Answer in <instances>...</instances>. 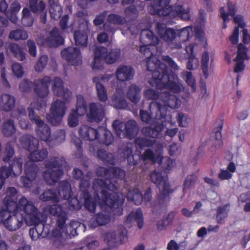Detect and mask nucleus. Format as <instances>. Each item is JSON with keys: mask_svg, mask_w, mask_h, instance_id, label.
I'll use <instances>...</instances> for the list:
<instances>
[{"mask_svg": "<svg viewBox=\"0 0 250 250\" xmlns=\"http://www.w3.org/2000/svg\"><path fill=\"white\" fill-rule=\"evenodd\" d=\"M99 177H103L105 180L100 179H94L93 188L95 191V199L97 198L101 206H107L110 208H121L125 199L122 195L117 193H109L105 189L114 191L117 189V179H123L125 175L124 170L116 167L107 168L100 167L96 170Z\"/></svg>", "mask_w": 250, "mask_h": 250, "instance_id": "nucleus-1", "label": "nucleus"}, {"mask_svg": "<svg viewBox=\"0 0 250 250\" xmlns=\"http://www.w3.org/2000/svg\"><path fill=\"white\" fill-rule=\"evenodd\" d=\"M149 44L141 46L140 52L146 57V69L152 72V78L149 83L158 89L168 88L173 92H179L181 86L177 75L170 71L167 65L153 55Z\"/></svg>", "mask_w": 250, "mask_h": 250, "instance_id": "nucleus-2", "label": "nucleus"}, {"mask_svg": "<svg viewBox=\"0 0 250 250\" xmlns=\"http://www.w3.org/2000/svg\"><path fill=\"white\" fill-rule=\"evenodd\" d=\"M169 2L170 0H154L153 5L150 9L151 14L160 16L179 17L184 21L190 20L191 15L188 8L186 9L180 5L167 7Z\"/></svg>", "mask_w": 250, "mask_h": 250, "instance_id": "nucleus-3", "label": "nucleus"}, {"mask_svg": "<svg viewBox=\"0 0 250 250\" xmlns=\"http://www.w3.org/2000/svg\"><path fill=\"white\" fill-rule=\"evenodd\" d=\"M65 163L62 156L50 157L45 161L46 170L43 171L42 177L47 184L54 185L60 180L63 174L62 167Z\"/></svg>", "mask_w": 250, "mask_h": 250, "instance_id": "nucleus-4", "label": "nucleus"}, {"mask_svg": "<svg viewBox=\"0 0 250 250\" xmlns=\"http://www.w3.org/2000/svg\"><path fill=\"white\" fill-rule=\"evenodd\" d=\"M74 178L76 179H81L79 185L80 189L78 195L81 200H83L84 207L90 212L95 211L96 204L89 192V182L87 180L82 178L83 173L82 170L78 168H75L73 171Z\"/></svg>", "mask_w": 250, "mask_h": 250, "instance_id": "nucleus-5", "label": "nucleus"}, {"mask_svg": "<svg viewBox=\"0 0 250 250\" xmlns=\"http://www.w3.org/2000/svg\"><path fill=\"white\" fill-rule=\"evenodd\" d=\"M151 181L154 183L159 189V194L158 195V202L162 207L167 206L166 199L168 197L169 194L172 193L174 190L171 188L170 185L168 182V177L165 173L154 170L150 174Z\"/></svg>", "mask_w": 250, "mask_h": 250, "instance_id": "nucleus-6", "label": "nucleus"}, {"mask_svg": "<svg viewBox=\"0 0 250 250\" xmlns=\"http://www.w3.org/2000/svg\"><path fill=\"white\" fill-rule=\"evenodd\" d=\"M51 82L49 77L45 76L42 79L35 80L33 83L24 79L19 84V88L22 92H29L34 85L35 94L40 98H44L49 93L48 87Z\"/></svg>", "mask_w": 250, "mask_h": 250, "instance_id": "nucleus-7", "label": "nucleus"}, {"mask_svg": "<svg viewBox=\"0 0 250 250\" xmlns=\"http://www.w3.org/2000/svg\"><path fill=\"white\" fill-rule=\"evenodd\" d=\"M112 125L117 135L120 138H126L131 140L138 133L139 127L134 120H129L125 124L119 120H114Z\"/></svg>", "mask_w": 250, "mask_h": 250, "instance_id": "nucleus-8", "label": "nucleus"}, {"mask_svg": "<svg viewBox=\"0 0 250 250\" xmlns=\"http://www.w3.org/2000/svg\"><path fill=\"white\" fill-rule=\"evenodd\" d=\"M78 223L75 221L71 222L68 225L64 226V228L66 229V235L63 236L61 229H56L52 232V244L59 249H61L65 246L67 244L66 237L74 236L76 233V229L77 228Z\"/></svg>", "mask_w": 250, "mask_h": 250, "instance_id": "nucleus-9", "label": "nucleus"}, {"mask_svg": "<svg viewBox=\"0 0 250 250\" xmlns=\"http://www.w3.org/2000/svg\"><path fill=\"white\" fill-rule=\"evenodd\" d=\"M149 110H141L140 115L142 121L146 123H149L152 118L161 120L165 117L167 110L157 101H152L149 105Z\"/></svg>", "mask_w": 250, "mask_h": 250, "instance_id": "nucleus-10", "label": "nucleus"}, {"mask_svg": "<svg viewBox=\"0 0 250 250\" xmlns=\"http://www.w3.org/2000/svg\"><path fill=\"white\" fill-rule=\"evenodd\" d=\"M58 194L62 199L67 200L70 209H80L82 206V201L77 198H72V192L70 184L67 181H62L59 183Z\"/></svg>", "mask_w": 250, "mask_h": 250, "instance_id": "nucleus-11", "label": "nucleus"}, {"mask_svg": "<svg viewBox=\"0 0 250 250\" xmlns=\"http://www.w3.org/2000/svg\"><path fill=\"white\" fill-rule=\"evenodd\" d=\"M66 110L65 102L57 100L52 103L50 112L46 116L47 121L53 125H58L65 115Z\"/></svg>", "mask_w": 250, "mask_h": 250, "instance_id": "nucleus-12", "label": "nucleus"}, {"mask_svg": "<svg viewBox=\"0 0 250 250\" xmlns=\"http://www.w3.org/2000/svg\"><path fill=\"white\" fill-rule=\"evenodd\" d=\"M29 9L43 24L46 22L47 8L43 0H28Z\"/></svg>", "mask_w": 250, "mask_h": 250, "instance_id": "nucleus-13", "label": "nucleus"}, {"mask_svg": "<svg viewBox=\"0 0 250 250\" xmlns=\"http://www.w3.org/2000/svg\"><path fill=\"white\" fill-rule=\"evenodd\" d=\"M61 56L69 64L78 65L82 62L80 50L77 47H69L61 51Z\"/></svg>", "mask_w": 250, "mask_h": 250, "instance_id": "nucleus-14", "label": "nucleus"}, {"mask_svg": "<svg viewBox=\"0 0 250 250\" xmlns=\"http://www.w3.org/2000/svg\"><path fill=\"white\" fill-rule=\"evenodd\" d=\"M155 30L160 38L167 42L171 44L176 38V31L170 28H167L165 23L158 22L155 25Z\"/></svg>", "mask_w": 250, "mask_h": 250, "instance_id": "nucleus-15", "label": "nucleus"}, {"mask_svg": "<svg viewBox=\"0 0 250 250\" xmlns=\"http://www.w3.org/2000/svg\"><path fill=\"white\" fill-rule=\"evenodd\" d=\"M127 230L123 226L118 227L116 231L108 232L106 235L109 246H115L118 244H123L126 235Z\"/></svg>", "mask_w": 250, "mask_h": 250, "instance_id": "nucleus-16", "label": "nucleus"}, {"mask_svg": "<svg viewBox=\"0 0 250 250\" xmlns=\"http://www.w3.org/2000/svg\"><path fill=\"white\" fill-rule=\"evenodd\" d=\"M104 105L99 103H92L89 104V113L88 115L91 122H101L104 117Z\"/></svg>", "mask_w": 250, "mask_h": 250, "instance_id": "nucleus-17", "label": "nucleus"}, {"mask_svg": "<svg viewBox=\"0 0 250 250\" xmlns=\"http://www.w3.org/2000/svg\"><path fill=\"white\" fill-rule=\"evenodd\" d=\"M48 211L51 215L56 217L57 227L60 229H63L64 226H66L67 215L62 208L58 205H52L49 207Z\"/></svg>", "mask_w": 250, "mask_h": 250, "instance_id": "nucleus-18", "label": "nucleus"}, {"mask_svg": "<svg viewBox=\"0 0 250 250\" xmlns=\"http://www.w3.org/2000/svg\"><path fill=\"white\" fill-rule=\"evenodd\" d=\"M23 218L24 216L22 213L15 212L4 222V226L10 231L16 230L23 225Z\"/></svg>", "mask_w": 250, "mask_h": 250, "instance_id": "nucleus-19", "label": "nucleus"}, {"mask_svg": "<svg viewBox=\"0 0 250 250\" xmlns=\"http://www.w3.org/2000/svg\"><path fill=\"white\" fill-rule=\"evenodd\" d=\"M161 100L163 104L160 103L163 106L169 107L171 108H178L181 105V101L177 97L173 94H171L167 92H162L161 95Z\"/></svg>", "mask_w": 250, "mask_h": 250, "instance_id": "nucleus-20", "label": "nucleus"}, {"mask_svg": "<svg viewBox=\"0 0 250 250\" xmlns=\"http://www.w3.org/2000/svg\"><path fill=\"white\" fill-rule=\"evenodd\" d=\"M105 80L106 77L104 76L100 77H94L92 80L93 83L96 84L98 98L101 102H105L108 98L107 90L103 83Z\"/></svg>", "mask_w": 250, "mask_h": 250, "instance_id": "nucleus-21", "label": "nucleus"}, {"mask_svg": "<svg viewBox=\"0 0 250 250\" xmlns=\"http://www.w3.org/2000/svg\"><path fill=\"white\" fill-rule=\"evenodd\" d=\"M134 74V70L132 66L124 65H120L116 72L117 79L122 82L131 80Z\"/></svg>", "mask_w": 250, "mask_h": 250, "instance_id": "nucleus-22", "label": "nucleus"}, {"mask_svg": "<svg viewBox=\"0 0 250 250\" xmlns=\"http://www.w3.org/2000/svg\"><path fill=\"white\" fill-rule=\"evenodd\" d=\"M163 129L164 125L162 124L156 123L149 126L143 127L142 132L145 136L156 138L161 136Z\"/></svg>", "mask_w": 250, "mask_h": 250, "instance_id": "nucleus-23", "label": "nucleus"}, {"mask_svg": "<svg viewBox=\"0 0 250 250\" xmlns=\"http://www.w3.org/2000/svg\"><path fill=\"white\" fill-rule=\"evenodd\" d=\"M190 32H192V27L189 26L177 30L176 31V38L179 39L178 42L172 43L171 48L173 49L181 48V42H185L189 40Z\"/></svg>", "mask_w": 250, "mask_h": 250, "instance_id": "nucleus-24", "label": "nucleus"}, {"mask_svg": "<svg viewBox=\"0 0 250 250\" xmlns=\"http://www.w3.org/2000/svg\"><path fill=\"white\" fill-rule=\"evenodd\" d=\"M21 142L23 147L31 153L38 148V140L30 135H23L21 138Z\"/></svg>", "mask_w": 250, "mask_h": 250, "instance_id": "nucleus-25", "label": "nucleus"}, {"mask_svg": "<svg viewBox=\"0 0 250 250\" xmlns=\"http://www.w3.org/2000/svg\"><path fill=\"white\" fill-rule=\"evenodd\" d=\"M47 45L51 47H57L62 44L63 39L59 33L58 30L53 28L50 32V35L46 39Z\"/></svg>", "mask_w": 250, "mask_h": 250, "instance_id": "nucleus-26", "label": "nucleus"}, {"mask_svg": "<svg viewBox=\"0 0 250 250\" xmlns=\"http://www.w3.org/2000/svg\"><path fill=\"white\" fill-rule=\"evenodd\" d=\"M140 38L142 42L153 46H155L160 42L159 38L149 29L143 30Z\"/></svg>", "mask_w": 250, "mask_h": 250, "instance_id": "nucleus-27", "label": "nucleus"}, {"mask_svg": "<svg viewBox=\"0 0 250 250\" xmlns=\"http://www.w3.org/2000/svg\"><path fill=\"white\" fill-rule=\"evenodd\" d=\"M46 219L47 216L44 213L38 211L36 213L25 215L24 216L23 221H24L28 226H34L38 223L46 222Z\"/></svg>", "mask_w": 250, "mask_h": 250, "instance_id": "nucleus-28", "label": "nucleus"}, {"mask_svg": "<svg viewBox=\"0 0 250 250\" xmlns=\"http://www.w3.org/2000/svg\"><path fill=\"white\" fill-rule=\"evenodd\" d=\"M16 208L20 210H23L25 215L34 213L39 211L38 208L35 206L33 203L28 201L27 199L22 197L18 202Z\"/></svg>", "mask_w": 250, "mask_h": 250, "instance_id": "nucleus-29", "label": "nucleus"}, {"mask_svg": "<svg viewBox=\"0 0 250 250\" xmlns=\"http://www.w3.org/2000/svg\"><path fill=\"white\" fill-rule=\"evenodd\" d=\"M99 133L100 131L98 132L96 129L87 125H83L79 129V133L81 137L90 141L98 139Z\"/></svg>", "mask_w": 250, "mask_h": 250, "instance_id": "nucleus-30", "label": "nucleus"}, {"mask_svg": "<svg viewBox=\"0 0 250 250\" xmlns=\"http://www.w3.org/2000/svg\"><path fill=\"white\" fill-rule=\"evenodd\" d=\"M35 131L38 137L42 141H47L51 135V130L49 125L44 122L36 125Z\"/></svg>", "mask_w": 250, "mask_h": 250, "instance_id": "nucleus-31", "label": "nucleus"}, {"mask_svg": "<svg viewBox=\"0 0 250 250\" xmlns=\"http://www.w3.org/2000/svg\"><path fill=\"white\" fill-rule=\"evenodd\" d=\"M110 220L108 215L103 213H98L92 218L89 222V226L92 229H95L98 226H104L108 223Z\"/></svg>", "mask_w": 250, "mask_h": 250, "instance_id": "nucleus-32", "label": "nucleus"}, {"mask_svg": "<svg viewBox=\"0 0 250 250\" xmlns=\"http://www.w3.org/2000/svg\"><path fill=\"white\" fill-rule=\"evenodd\" d=\"M123 157L127 160L129 165L136 166L140 161L139 155L132 154L131 145H128L124 147L123 149Z\"/></svg>", "mask_w": 250, "mask_h": 250, "instance_id": "nucleus-33", "label": "nucleus"}, {"mask_svg": "<svg viewBox=\"0 0 250 250\" xmlns=\"http://www.w3.org/2000/svg\"><path fill=\"white\" fill-rule=\"evenodd\" d=\"M17 190L15 188L9 187L6 190V196L3 199V204L7 207L13 206L14 208L17 206L16 195Z\"/></svg>", "mask_w": 250, "mask_h": 250, "instance_id": "nucleus-34", "label": "nucleus"}, {"mask_svg": "<svg viewBox=\"0 0 250 250\" xmlns=\"http://www.w3.org/2000/svg\"><path fill=\"white\" fill-rule=\"evenodd\" d=\"M141 88L135 84H131L126 93L127 98L133 103L137 104L141 97Z\"/></svg>", "mask_w": 250, "mask_h": 250, "instance_id": "nucleus-35", "label": "nucleus"}, {"mask_svg": "<svg viewBox=\"0 0 250 250\" xmlns=\"http://www.w3.org/2000/svg\"><path fill=\"white\" fill-rule=\"evenodd\" d=\"M15 104V99L14 96L8 94H2L1 96V106L3 110L9 112L12 110Z\"/></svg>", "mask_w": 250, "mask_h": 250, "instance_id": "nucleus-36", "label": "nucleus"}, {"mask_svg": "<svg viewBox=\"0 0 250 250\" xmlns=\"http://www.w3.org/2000/svg\"><path fill=\"white\" fill-rule=\"evenodd\" d=\"M134 220L139 229H141L144 226V217L141 208H138L135 211L131 212L128 215L126 221L130 223Z\"/></svg>", "mask_w": 250, "mask_h": 250, "instance_id": "nucleus-37", "label": "nucleus"}, {"mask_svg": "<svg viewBox=\"0 0 250 250\" xmlns=\"http://www.w3.org/2000/svg\"><path fill=\"white\" fill-rule=\"evenodd\" d=\"M8 50L19 61H23L25 59V54L21 47L18 44L10 43L8 45Z\"/></svg>", "mask_w": 250, "mask_h": 250, "instance_id": "nucleus-38", "label": "nucleus"}, {"mask_svg": "<svg viewBox=\"0 0 250 250\" xmlns=\"http://www.w3.org/2000/svg\"><path fill=\"white\" fill-rule=\"evenodd\" d=\"M127 199L128 200L134 202L136 205H140L143 201V195L137 188H133L128 190Z\"/></svg>", "mask_w": 250, "mask_h": 250, "instance_id": "nucleus-39", "label": "nucleus"}, {"mask_svg": "<svg viewBox=\"0 0 250 250\" xmlns=\"http://www.w3.org/2000/svg\"><path fill=\"white\" fill-rule=\"evenodd\" d=\"M100 133L101 136L99 137L98 140L100 144L108 146L114 142V137L110 131L104 128H101Z\"/></svg>", "mask_w": 250, "mask_h": 250, "instance_id": "nucleus-40", "label": "nucleus"}, {"mask_svg": "<svg viewBox=\"0 0 250 250\" xmlns=\"http://www.w3.org/2000/svg\"><path fill=\"white\" fill-rule=\"evenodd\" d=\"M228 13H226L224 7H221L220 9V16L224 22L229 21V15L233 17L236 13L235 5L232 2L230 1L228 2Z\"/></svg>", "mask_w": 250, "mask_h": 250, "instance_id": "nucleus-41", "label": "nucleus"}, {"mask_svg": "<svg viewBox=\"0 0 250 250\" xmlns=\"http://www.w3.org/2000/svg\"><path fill=\"white\" fill-rule=\"evenodd\" d=\"M39 168L38 166L32 161L29 160L25 165V175L32 179H35Z\"/></svg>", "mask_w": 250, "mask_h": 250, "instance_id": "nucleus-42", "label": "nucleus"}, {"mask_svg": "<svg viewBox=\"0 0 250 250\" xmlns=\"http://www.w3.org/2000/svg\"><path fill=\"white\" fill-rule=\"evenodd\" d=\"M112 102L114 107L118 109L125 108L128 105L124 96L120 93H116L113 96Z\"/></svg>", "mask_w": 250, "mask_h": 250, "instance_id": "nucleus-43", "label": "nucleus"}, {"mask_svg": "<svg viewBox=\"0 0 250 250\" xmlns=\"http://www.w3.org/2000/svg\"><path fill=\"white\" fill-rule=\"evenodd\" d=\"M40 199L42 201H52L57 203L59 197L56 191L54 189H47L45 190L40 196Z\"/></svg>", "mask_w": 250, "mask_h": 250, "instance_id": "nucleus-44", "label": "nucleus"}, {"mask_svg": "<svg viewBox=\"0 0 250 250\" xmlns=\"http://www.w3.org/2000/svg\"><path fill=\"white\" fill-rule=\"evenodd\" d=\"M229 204H227L223 206L219 207L217 210L216 218L217 223L223 224L224 219L228 216L229 211Z\"/></svg>", "mask_w": 250, "mask_h": 250, "instance_id": "nucleus-45", "label": "nucleus"}, {"mask_svg": "<svg viewBox=\"0 0 250 250\" xmlns=\"http://www.w3.org/2000/svg\"><path fill=\"white\" fill-rule=\"evenodd\" d=\"M48 151L46 149L42 148L39 151L35 150L31 152L29 156L30 161L35 162L42 161L47 158Z\"/></svg>", "mask_w": 250, "mask_h": 250, "instance_id": "nucleus-46", "label": "nucleus"}, {"mask_svg": "<svg viewBox=\"0 0 250 250\" xmlns=\"http://www.w3.org/2000/svg\"><path fill=\"white\" fill-rule=\"evenodd\" d=\"M22 17L21 19V23L23 25L27 27H30L32 25L34 22V18L32 13L27 7H24L22 11Z\"/></svg>", "mask_w": 250, "mask_h": 250, "instance_id": "nucleus-47", "label": "nucleus"}, {"mask_svg": "<svg viewBox=\"0 0 250 250\" xmlns=\"http://www.w3.org/2000/svg\"><path fill=\"white\" fill-rule=\"evenodd\" d=\"M75 43L77 45L86 46L87 43V33L81 32L80 30L76 31L74 34Z\"/></svg>", "mask_w": 250, "mask_h": 250, "instance_id": "nucleus-48", "label": "nucleus"}, {"mask_svg": "<svg viewBox=\"0 0 250 250\" xmlns=\"http://www.w3.org/2000/svg\"><path fill=\"white\" fill-rule=\"evenodd\" d=\"M237 48V56L233 60L234 61L249 60L250 59L247 54L248 49L245 45L240 43L238 44Z\"/></svg>", "mask_w": 250, "mask_h": 250, "instance_id": "nucleus-49", "label": "nucleus"}, {"mask_svg": "<svg viewBox=\"0 0 250 250\" xmlns=\"http://www.w3.org/2000/svg\"><path fill=\"white\" fill-rule=\"evenodd\" d=\"M120 55V49H112L108 53L107 52L105 57V62L108 64H113L118 61Z\"/></svg>", "mask_w": 250, "mask_h": 250, "instance_id": "nucleus-50", "label": "nucleus"}, {"mask_svg": "<svg viewBox=\"0 0 250 250\" xmlns=\"http://www.w3.org/2000/svg\"><path fill=\"white\" fill-rule=\"evenodd\" d=\"M9 37L15 41L25 40L28 38V34L25 30L19 29L11 31Z\"/></svg>", "mask_w": 250, "mask_h": 250, "instance_id": "nucleus-51", "label": "nucleus"}, {"mask_svg": "<svg viewBox=\"0 0 250 250\" xmlns=\"http://www.w3.org/2000/svg\"><path fill=\"white\" fill-rule=\"evenodd\" d=\"M185 50L187 54V58L188 59L187 63V68L189 70L193 69V63L194 61H196L195 56L193 55L194 46L192 44L186 47Z\"/></svg>", "mask_w": 250, "mask_h": 250, "instance_id": "nucleus-52", "label": "nucleus"}, {"mask_svg": "<svg viewBox=\"0 0 250 250\" xmlns=\"http://www.w3.org/2000/svg\"><path fill=\"white\" fill-rule=\"evenodd\" d=\"M15 132V127L14 126V122L12 120H7L3 123L2 132L5 136H11Z\"/></svg>", "mask_w": 250, "mask_h": 250, "instance_id": "nucleus-53", "label": "nucleus"}, {"mask_svg": "<svg viewBox=\"0 0 250 250\" xmlns=\"http://www.w3.org/2000/svg\"><path fill=\"white\" fill-rule=\"evenodd\" d=\"M97 156L99 159L104 162L109 164H114L115 159L112 154L106 152L103 149H99L97 151Z\"/></svg>", "mask_w": 250, "mask_h": 250, "instance_id": "nucleus-54", "label": "nucleus"}, {"mask_svg": "<svg viewBox=\"0 0 250 250\" xmlns=\"http://www.w3.org/2000/svg\"><path fill=\"white\" fill-rule=\"evenodd\" d=\"M15 209L13 206L7 207L6 206H5V208H1L0 209V223H2L4 225V222L13 214L11 212V210Z\"/></svg>", "mask_w": 250, "mask_h": 250, "instance_id": "nucleus-55", "label": "nucleus"}, {"mask_svg": "<svg viewBox=\"0 0 250 250\" xmlns=\"http://www.w3.org/2000/svg\"><path fill=\"white\" fill-rule=\"evenodd\" d=\"M135 143L137 146L142 148L145 147L153 146L156 143V141L147 138L138 137L136 138Z\"/></svg>", "mask_w": 250, "mask_h": 250, "instance_id": "nucleus-56", "label": "nucleus"}, {"mask_svg": "<svg viewBox=\"0 0 250 250\" xmlns=\"http://www.w3.org/2000/svg\"><path fill=\"white\" fill-rule=\"evenodd\" d=\"M83 115H80L79 111L72 109L68 118V125L70 127H75L79 124V118Z\"/></svg>", "mask_w": 250, "mask_h": 250, "instance_id": "nucleus-57", "label": "nucleus"}, {"mask_svg": "<svg viewBox=\"0 0 250 250\" xmlns=\"http://www.w3.org/2000/svg\"><path fill=\"white\" fill-rule=\"evenodd\" d=\"M80 115H84L87 111V104L83 96L80 95L77 97L76 108Z\"/></svg>", "mask_w": 250, "mask_h": 250, "instance_id": "nucleus-58", "label": "nucleus"}, {"mask_svg": "<svg viewBox=\"0 0 250 250\" xmlns=\"http://www.w3.org/2000/svg\"><path fill=\"white\" fill-rule=\"evenodd\" d=\"M63 83V81L60 78L55 77L53 79L52 91L55 95L61 94V91L65 88Z\"/></svg>", "mask_w": 250, "mask_h": 250, "instance_id": "nucleus-59", "label": "nucleus"}, {"mask_svg": "<svg viewBox=\"0 0 250 250\" xmlns=\"http://www.w3.org/2000/svg\"><path fill=\"white\" fill-rule=\"evenodd\" d=\"M218 123V129L215 131V146L216 148L220 147L223 145V142L221 140L222 134L221 130L223 128V122L222 120H219L217 121Z\"/></svg>", "mask_w": 250, "mask_h": 250, "instance_id": "nucleus-60", "label": "nucleus"}, {"mask_svg": "<svg viewBox=\"0 0 250 250\" xmlns=\"http://www.w3.org/2000/svg\"><path fill=\"white\" fill-rule=\"evenodd\" d=\"M161 94L162 92L160 93L158 91L152 89H147L144 92V96L146 99L154 100V101H157L159 103Z\"/></svg>", "mask_w": 250, "mask_h": 250, "instance_id": "nucleus-61", "label": "nucleus"}, {"mask_svg": "<svg viewBox=\"0 0 250 250\" xmlns=\"http://www.w3.org/2000/svg\"><path fill=\"white\" fill-rule=\"evenodd\" d=\"M209 61V54L208 52H204L202 54L201 59V65L203 72L205 78H207L208 76V64Z\"/></svg>", "mask_w": 250, "mask_h": 250, "instance_id": "nucleus-62", "label": "nucleus"}, {"mask_svg": "<svg viewBox=\"0 0 250 250\" xmlns=\"http://www.w3.org/2000/svg\"><path fill=\"white\" fill-rule=\"evenodd\" d=\"M34 103H32L30 104L31 107H29L27 109L28 111V116L30 120L33 123H35L36 125L39 124V123L43 122V121L42 120L40 117L36 114L35 112L33 106H34Z\"/></svg>", "mask_w": 250, "mask_h": 250, "instance_id": "nucleus-63", "label": "nucleus"}, {"mask_svg": "<svg viewBox=\"0 0 250 250\" xmlns=\"http://www.w3.org/2000/svg\"><path fill=\"white\" fill-rule=\"evenodd\" d=\"M107 20L110 23L117 25H123L125 22L124 18L115 14H111L108 15Z\"/></svg>", "mask_w": 250, "mask_h": 250, "instance_id": "nucleus-64", "label": "nucleus"}]
</instances>
